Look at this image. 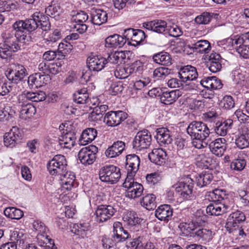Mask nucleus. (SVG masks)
Wrapping results in <instances>:
<instances>
[{"mask_svg": "<svg viewBox=\"0 0 249 249\" xmlns=\"http://www.w3.org/2000/svg\"><path fill=\"white\" fill-rule=\"evenodd\" d=\"M209 196L214 203H211L206 208L207 213L211 215H220L229 212L232 202L229 200V195L226 190L216 189L210 192Z\"/></svg>", "mask_w": 249, "mask_h": 249, "instance_id": "nucleus-1", "label": "nucleus"}, {"mask_svg": "<svg viewBox=\"0 0 249 249\" xmlns=\"http://www.w3.org/2000/svg\"><path fill=\"white\" fill-rule=\"evenodd\" d=\"M38 27V24L31 18L25 20H18L12 26L14 35L20 43L24 44H29L32 41L30 33L37 30Z\"/></svg>", "mask_w": 249, "mask_h": 249, "instance_id": "nucleus-2", "label": "nucleus"}, {"mask_svg": "<svg viewBox=\"0 0 249 249\" xmlns=\"http://www.w3.org/2000/svg\"><path fill=\"white\" fill-rule=\"evenodd\" d=\"M3 38V42L0 43V58L7 61L14 53L20 50V45L18 38L12 32H6Z\"/></svg>", "mask_w": 249, "mask_h": 249, "instance_id": "nucleus-3", "label": "nucleus"}, {"mask_svg": "<svg viewBox=\"0 0 249 249\" xmlns=\"http://www.w3.org/2000/svg\"><path fill=\"white\" fill-rule=\"evenodd\" d=\"M5 75L9 81L18 84L22 82L28 75L25 67L18 63H12L7 68Z\"/></svg>", "mask_w": 249, "mask_h": 249, "instance_id": "nucleus-4", "label": "nucleus"}, {"mask_svg": "<svg viewBox=\"0 0 249 249\" xmlns=\"http://www.w3.org/2000/svg\"><path fill=\"white\" fill-rule=\"evenodd\" d=\"M121 176L120 169L113 165H106L99 171V178L101 180L111 184L117 183Z\"/></svg>", "mask_w": 249, "mask_h": 249, "instance_id": "nucleus-5", "label": "nucleus"}, {"mask_svg": "<svg viewBox=\"0 0 249 249\" xmlns=\"http://www.w3.org/2000/svg\"><path fill=\"white\" fill-rule=\"evenodd\" d=\"M178 77L185 84L186 89H194L196 87L195 84L191 83L197 79L198 73L196 67L191 65H187L181 67L178 72Z\"/></svg>", "mask_w": 249, "mask_h": 249, "instance_id": "nucleus-6", "label": "nucleus"}, {"mask_svg": "<svg viewBox=\"0 0 249 249\" xmlns=\"http://www.w3.org/2000/svg\"><path fill=\"white\" fill-rule=\"evenodd\" d=\"M47 168L50 174L53 176L62 175L68 169L67 161L65 157L62 155H56L47 164Z\"/></svg>", "mask_w": 249, "mask_h": 249, "instance_id": "nucleus-7", "label": "nucleus"}, {"mask_svg": "<svg viewBox=\"0 0 249 249\" xmlns=\"http://www.w3.org/2000/svg\"><path fill=\"white\" fill-rule=\"evenodd\" d=\"M123 187L126 189L125 196L131 199L139 197L143 192V186L135 181L134 177H126Z\"/></svg>", "mask_w": 249, "mask_h": 249, "instance_id": "nucleus-8", "label": "nucleus"}, {"mask_svg": "<svg viewBox=\"0 0 249 249\" xmlns=\"http://www.w3.org/2000/svg\"><path fill=\"white\" fill-rule=\"evenodd\" d=\"M193 180L188 176L184 178L183 181H180L174 185L177 192L179 194L181 198L184 200L191 199L193 197V188L194 186Z\"/></svg>", "mask_w": 249, "mask_h": 249, "instance_id": "nucleus-9", "label": "nucleus"}, {"mask_svg": "<svg viewBox=\"0 0 249 249\" xmlns=\"http://www.w3.org/2000/svg\"><path fill=\"white\" fill-rule=\"evenodd\" d=\"M246 219L245 213L241 211L237 210L229 215L225 227L229 232H231L242 225Z\"/></svg>", "mask_w": 249, "mask_h": 249, "instance_id": "nucleus-10", "label": "nucleus"}, {"mask_svg": "<svg viewBox=\"0 0 249 249\" xmlns=\"http://www.w3.org/2000/svg\"><path fill=\"white\" fill-rule=\"evenodd\" d=\"M151 141V135L147 130L139 131L133 141V148L137 150L147 149Z\"/></svg>", "mask_w": 249, "mask_h": 249, "instance_id": "nucleus-11", "label": "nucleus"}, {"mask_svg": "<svg viewBox=\"0 0 249 249\" xmlns=\"http://www.w3.org/2000/svg\"><path fill=\"white\" fill-rule=\"evenodd\" d=\"M98 148L93 145L82 148L78 153V158L81 162L84 165L92 164L96 159Z\"/></svg>", "mask_w": 249, "mask_h": 249, "instance_id": "nucleus-12", "label": "nucleus"}, {"mask_svg": "<svg viewBox=\"0 0 249 249\" xmlns=\"http://www.w3.org/2000/svg\"><path fill=\"white\" fill-rule=\"evenodd\" d=\"M23 136V131L17 126H13L4 136V143L6 146L11 147L20 142Z\"/></svg>", "mask_w": 249, "mask_h": 249, "instance_id": "nucleus-13", "label": "nucleus"}, {"mask_svg": "<svg viewBox=\"0 0 249 249\" xmlns=\"http://www.w3.org/2000/svg\"><path fill=\"white\" fill-rule=\"evenodd\" d=\"M115 212V209L111 205H99L95 211L96 220L98 223L106 222L113 216Z\"/></svg>", "mask_w": 249, "mask_h": 249, "instance_id": "nucleus-14", "label": "nucleus"}, {"mask_svg": "<svg viewBox=\"0 0 249 249\" xmlns=\"http://www.w3.org/2000/svg\"><path fill=\"white\" fill-rule=\"evenodd\" d=\"M127 115V114L123 111H109L104 117V122L109 126H116L125 120Z\"/></svg>", "mask_w": 249, "mask_h": 249, "instance_id": "nucleus-15", "label": "nucleus"}, {"mask_svg": "<svg viewBox=\"0 0 249 249\" xmlns=\"http://www.w3.org/2000/svg\"><path fill=\"white\" fill-rule=\"evenodd\" d=\"M76 133L74 131L64 130L58 138L60 146L64 148L71 149L75 145Z\"/></svg>", "mask_w": 249, "mask_h": 249, "instance_id": "nucleus-16", "label": "nucleus"}, {"mask_svg": "<svg viewBox=\"0 0 249 249\" xmlns=\"http://www.w3.org/2000/svg\"><path fill=\"white\" fill-rule=\"evenodd\" d=\"M87 66L91 71L98 72L107 65L106 58L101 55L91 54L87 59Z\"/></svg>", "mask_w": 249, "mask_h": 249, "instance_id": "nucleus-17", "label": "nucleus"}, {"mask_svg": "<svg viewBox=\"0 0 249 249\" xmlns=\"http://www.w3.org/2000/svg\"><path fill=\"white\" fill-rule=\"evenodd\" d=\"M51 80L49 75H43L41 72L35 73L28 78V84L31 89L40 88Z\"/></svg>", "mask_w": 249, "mask_h": 249, "instance_id": "nucleus-18", "label": "nucleus"}, {"mask_svg": "<svg viewBox=\"0 0 249 249\" xmlns=\"http://www.w3.org/2000/svg\"><path fill=\"white\" fill-rule=\"evenodd\" d=\"M143 27L150 31L158 34L166 35L167 25L165 21L160 19H155L143 23Z\"/></svg>", "mask_w": 249, "mask_h": 249, "instance_id": "nucleus-19", "label": "nucleus"}, {"mask_svg": "<svg viewBox=\"0 0 249 249\" xmlns=\"http://www.w3.org/2000/svg\"><path fill=\"white\" fill-rule=\"evenodd\" d=\"M140 164V159L136 154H129L126 156L127 177H134L138 171Z\"/></svg>", "mask_w": 249, "mask_h": 249, "instance_id": "nucleus-20", "label": "nucleus"}, {"mask_svg": "<svg viewBox=\"0 0 249 249\" xmlns=\"http://www.w3.org/2000/svg\"><path fill=\"white\" fill-rule=\"evenodd\" d=\"M98 99L96 98H93L91 101L89 98V94L86 88H83L77 90L73 94V101L80 104H87L90 105L91 104L93 105H96L95 101H98Z\"/></svg>", "mask_w": 249, "mask_h": 249, "instance_id": "nucleus-21", "label": "nucleus"}, {"mask_svg": "<svg viewBox=\"0 0 249 249\" xmlns=\"http://www.w3.org/2000/svg\"><path fill=\"white\" fill-rule=\"evenodd\" d=\"M87 14L83 11H80L73 16V19L75 22L74 28L80 34L84 33L88 29V26L84 23L88 19Z\"/></svg>", "mask_w": 249, "mask_h": 249, "instance_id": "nucleus-22", "label": "nucleus"}, {"mask_svg": "<svg viewBox=\"0 0 249 249\" xmlns=\"http://www.w3.org/2000/svg\"><path fill=\"white\" fill-rule=\"evenodd\" d=\"M57 176L59 177L62 187L67 190H71L72 187H75L77 186V182L75 181V174L72 172L68 171V169L65 173H63L62 175H58Z\"/></svg>", "mask_w": 249, "mask_h": 249, "instance_id": "nucleus-23", "label": "nucleus"}, {"mask_svg": "<svg viewBox=\"0 0 249 249\" xmlns=\"http://www.w3.org/2000/svg\"><path fill=\"white\" fill-rule=\"evenodd\" d=\"M249 129L245 126L241 127L236 136L235 143L236 146L242 149L249 145Z\"/></svg>", "mask_w": 249, "mask_h": 249, "instance_id": "nucleus-24", "label": "nucleus"}, {"mask_svg": "<svg viewBox=\"0 0 249 249\" xmlns=\"http://www.w3.org/2000/svg\"><path fill=\"white\" fill-rule=\"evenodd\" d=\"M226 140L223 138L212 141L209 145L211 152L218 157L222 156L226 149Z\"/></svg>", "mask_w": 249, "mask_h": 249, "instance_id": "nucleus-25", "label": "nucleus"}, {"mask_svg": "<svg viewBox=\"0 0 249 249\" xmlns=\"http://www.w3.org/2000/svg\"><path fill=\"white\" fill-rule=\"evenodd\" d=\"M222 62V59L219 53H212L209 56L206 63L207 67L211 72L216 73L221 70Z\"/></svg>", "mask_w": 249, "mask_h": 249, "instance_id": "nucleus-26", "label": "nucleus"}, {"mask_svg": "<svg viewBox=\"0 0 249 249\" xmlns=\"http://www.w3.org/2000/svg\"><path fill=\"white\" fill-rule=\"evenodd\" d=\"M125 143L122 141H117L109 146L105 151V154L108 158H116L120 155L124 150Z\"/></svg>", "mask_w": 249, "mask_h": 249, "instance_id": "nucleus-27", "label": "nucleus"}, {"mask_svg": "<svg viewBox=\"0 0 249 249\" xmlns=\"http://www.w3.org/2000/svg\"><path fill=\"white\" fill-rule=\"evenodd\" d=\"M113 227V235L112 237L116 242H123L130 237V235L126 230H124L121 222H114Z\"/></svg>", "mask_w": 249, "mask_h": 249, "instance_id": "nucleus-28", "label": "nucleus"}, {"mask_svg": "<svg viewBox=\"0 0 249 249\" xmlns=\"http://www.w3.org/2000/svg\"><path fill=\"white\" fill-rule=\"evenodd\" d=\"M167 154L162 148L154 149L148 155L149 160L159 165L164 164L166 160Z\"/></svg>", "mask_w": 249, "mask_h": 249, "instance_id": "nucleus-29", "label": "nucleus"}, {"mask_svg": "<svg viewBox=\"0 0 249 249\" xmlns=\"http://www.w3.org/2000/svg\"><path fill=\"white\" fill-rule=\"evenodd\" d=\"M233 124V120L230 119H227L223 122L219 121L215 124L214 130L217 135L224 137L232 128Z\"/></svg>", "mask_w": 249, "mask_h": 249, "instance_id": "nucleus-30", "label": "nucleus"}, {"mask_svg": "<svg viewBox=\"0 0 249 249\" xmlns=\"http://www.w3.org/2000/svg\"><path fill=\"white\" fill-rule=\"evenodd\" d=\"M156 139L160 145L170 144L172 141L171 132L165 127L159 128L156 130Z\"/></svg>", "mask_w": 249, "mask_h": 249, "instance_id": "nucleus-31", "label": "nucleus"}, {"mask_svg": "<svg viewBox=\"0 0 249 249\" xmlns=\"http://www.w3.org/2000/svg\"><path fill=\"white\" fill-rule=\"evenodd\" d=\"M173 215V209L169 205L164 204L159 206L155 211V216L161 221H168Z\"/></svg>", "mask_w": 249, "mask_h": 249, "instance_id": "nucleus-32", "label": "nucleus"}, {"mask_svg": "<svg viewBox=\"0 0 249 249\" xmlns=\"http://www.w3.org/2000/svg\"><path fill=\"white\" fill-rule=\"evenodd\" d=\"M15 114V107L14 106L10 104H4L0 108V121H9L14 117Z\"/></svg>", "mask_w": 249, "mask_h": 249, "instance_id": "nucleus-33", "label": "nucleus"}, {"mask_svg": "<svg viewBox=\"0 0 249 249\" xmlns=\"http://www.w3.org/2000/svg\"><path fill=\"white\" fill-rule=\"evenodd\" d=\"M105 46L108 48H121L126 43V38L117 34L107 37L105 40Z\"/></svg>", "mask_w": 249, "mask_h": 249, "instance_id": "nucleus-34", "label": "nucleus"}, {"mask_svg": "<svg viewBox=\"0 0 249 249\" xmlns=\"http://www.w3.org/2000/svg\"><path fill=\"white\" fill-rule=\"evenodd\" d=\"M181 95V91L179 90L165 91L162 92L160 95V100L164 104L170 105L174 103Z\"/></svg>", "mask_w": 249, "mask_h": 249, "instance_id": "nucleus-35", "label": "nucleus"}, {"mask_svg": "<svg viewBox=\"0 0 249 249\" xmlns=\"http://www.w3.org/2000/svg\"><path fill=\"white\" fill-rule=\"evenodd\" d=\"M97 134V132L95 128H87L83 131L79 140V144L85 145L91 142L96 137Z\"/></svg>", "mask_w": 249, "mask_h": 249, "instance_id": "nucleus-36", "label": "nucleus"}, {"mask_svg": "<svg viewBox=\"0 0 249 249\" xmlns=\"http://www.w3.org/2000/svg\"><path fill=\"white\" fill-rule=\"evenodd\" d=\"M129 53V52L127 51H116L111 53L108 55L107 58L106 59L107 65L108 66L109 64H119L123 61L124 63V60L126 58L125 53L128 54Z\"/></svg>", "mask_w": 249, "mask_h": 249, "instance_id": "nucleus-37", "label": "nucleus"}, {"mask_svg": "<svg viewBox=\"0 0 249 249\" xmlns=\"http://www.w3.org/2000/svg\"><path fill=\"white\" fill-rule=\"evenodd\" d=\"M107 13L101 9H96L92 11L91 14V21L93 24L100 25L106 23L107 19Z\"/></svg>", "mask_w": 249, "mask_h": 249, "instance_id": "nucleus-38", "label": "nucleus"}, {"mask_svg": "<svg viewBox=\"0 0 249 249\" xmlns=\"http://www.w3.org/2000/svg\"><path fill=\"white\" fill-rule=\"evenodd\" d=\"M193 237L204 243L209 242L213 237L212 231L211 230L199 227L195 231V232L193 233Z\"/></svg>", "mask_w": 249, "mask_h": 249, "instance_id": "nucleus-39", "label": "nucleus"}, {"mask_svg": "<svg viewBox=\"0 0 249 249\" xmlns=\"http://www.w3.org/2000/svg\"><path fill=\"white\" fill-rule=\"evenodd\" d=\"M190 48L193 50L194 53H207L211 50V46L208 40H200L195 43L192 44Z\"/></svg>", "mask_w": 249, "mask_h": 249, "instance_id": "nucleus-40", "label": "nucleus"}, {"mask_svg": "<svg viewBox=\"0 0 249 249\" xmlns=\"http://www.w3.org/2000/svg\"><path fill=\"white\" fill-rule=\"evenodd\" d=\"M218 14L204 12L196 17L195 22L198 25H206L209 24L213 18H218Z\"/></svg>", "mask_w": 249, "mask_h": 249, "instance_id": "nucleus-41", "label": "nucleus"}, {"mask_svg": "<svg viewBox=\"0 0 249 249\" xmlns=\"http://www.w3.org/2000/svg\"><path fill=\"white\" fill-rule=\"evenodd\" d=\"M228 41L231 43L232 46L237 49L243 46H246L249 43V32L241 35L239 36H235L234 38H228Z\"/></svg>", "mask_w": 249, "mask_h": 249, "instance_id": "nucleus-42", "label": "nucleus"}, {"mask_svg": "<svg viewBox=\"0 0 249 249\" xmlns=\"http://www.w3.org/2000/svg\"><path fill=\"white\" fill-rule=\"evenodd\" d=\"M123 219L127 224L130 226L140 227V224L142 220L139 217L138 215L134 211L127 212L124 216Z\"/></svg>", "mask_w": 249, "mask_h": 249, "instance_id": "nucleus-43", "label": "nucleus"}, {"mask_svg": "<svg viewBox=\"0 0 249 249\" xmlns=\"http://www.w3.org/2000/svg\"><path fill=\"white\" fill-rule=\"evenodd\" d=\"M57 0H52L51 4L45 9V13L47 15L53 18H58L62 12V9L57 3Z\"/></svg>", "mask_w": 249, "mask_h": 249, "instance_id": "nucleus-44", "label": "nucleus"}, {"mask_svg": "<svg viewBox=\"0 0 249 249\" xmlns=\"http://www.w3.org/2000/svg\"><path fill=\"white\" fill-rule=\"evenodd\" d=\"M97 106L93 108V110L90 113L89 117L92 121H97L101 120L102 118L103 113L108 109V106L106 105H99L100 103L98 101Z\"/></svg>", "mask_w": 249, "mask_h": 249, "instance_id": "nucleus-45", "label": "nucleus"}, {"mask_svg": "<svg viewBox=\"0 0 249 249\" xmlns=\"http://www.w3.org/2000/svg\"><path fill=\"white\" fill-rule=\"evenodd\" d=\"M37 243L41 248H44L45 249H57L54 241L48 238L47 234L41 235L37 234L36 236Z\"/></svg>", "mask_w": 249, "mask_h": 249, "instance_id": "nucleus-46", "label": "nucleus"}, {"mask_svg": "<svg viewBox=\"0 0 249 249\" xmlns=\"http://www.w3.org/2000/svg\"><path fill=\"white\" fill-rule=\"evenodd\" d=\"M153 59L155 63L161 65L169 66L172 64L171 56L166 52H161L155 54Z\"/></svg>", "mask_w": 249, "mask_h": 249, "instance_id": "nucleus-47", "label": "nucleus"}, {"mask_svg": "<svg viewBox=\"0 0 249 249\" xmlns=\"http://www.w3.org/2000/svg\"><path fill=\"white\" fill-rule=\"evenodd\" d=\"M231 77L234 84L240 85L241 86H246L248 79V74L242 72L240 70L232 71Z\"/></svg>", "mask_w": 249, "mask_h": 249, "instance_id": "nucleus-48", "label": "nucleus"}, {"mask_svg": "<svg viewBox=\"0 0 249 249\" xmlns=\"http://www.w3.org/2000/svg\"><path fill=\"white\" fill-rule=\"evenodd\" d=\"M156 198V197L154 194H147L141 200V204L147 210H153L157 206Z\"/></svg>", "mask_w": 249, "mask_h": 249, "instance_id": "nucleus-49", "label": "nucleus"}, {"mask_svg": "<svg viewBox=\"0 0 249 249\" xmlns=\"http://www.w3.org/2000/svg\"><path fill=\"white\" fill-rule=\"evenodd\" d=\"M213 178V176L212 174L202 172L196 176L195 182L197 186L203 187L209 184Z\"/></svg>", "mask_w": 249, "mask_h": 249, "instance_id": "nucleus-50", "label": "nucleus"}, {"mask_svg": "<svg viewBox=\"0 0 249 249\" xmlns=\"http://www.w3.org/2000/svg\"><path fill=\"white\" fill-rule=\"evenodd\" d=\"M25 238L24 233L20 230L16 229L10 232L9 240L17 245L23 244Z\"/></svg>", "mask_w": 249, "mask_h": 249, "instance_id": "nucleus-51", "label": "nucleus"}, {"mask_svg": "<svg viewBox=\"0 0 249 249\" xmlns=\"http://www.w3.org/2000/svg\"><path fill=\"white\" fill-rule=\"evenodd\" d=\"M202 122L200 121H193L189 124L187 128V132L191 138H197L198 136L199 131L202 126Z\"/></svg>", "mask_w": 249, "mask_h": 249, "instance_id": "nucleus-52", "label": "nucleus"}, {"mask_svg": "<svg viewBox=\"0 0 249 249\" xmlns=\"http://www.w3.org/2000/svg\"><path fill=\"white\" fill-rule=\"evenodd\" d=\"M4 213L6 216L14 219H20L23 216V212L19 209L15 207L6 208Z\"/></svg>", "mask_w": 249, "mask_h": 249, "instance_id": "nucleus-53", "label": "nucleus"}, {"mask_svg": "<svg viewBox=\"0 0 249 249\" xmlns=\"http://www.w3.org/2000/svg\"><path fill=\"white\" fill-rule=\"evenodd\" d=\"M73 49L72 45L68 40H64L59 43L58 48V55L64 57L70 53Z\"/></svg>", "mask_w": 249, "mask_h": 249, "instance_id": "nucleus-54", "label": "nucleus"}, {"mask_svg": "<svg viewBox=\"0 0 249 249\" xmlns=\"http://www.w3.org/2000/svg\"><path fill=\"white\" fill-rule=\"evenodd\" d=\"M36 112V108L33 105H28L23 108H21L20 117L24 120H27L33 116Z\"/></svg>", "mask_w": 249, "mask_h": 249, "instance_id": "nucleus-55", "label": "nucleus"}, {"mask_svg": "<svg viewBox=\"0 0 249 249\" xmlns=\"http://www.w3.org/2000/svg\"><path fill=\"white\" fill-rule=\"evenodd\" d=\"M145 37L146 36L144 31L140 29H136L131 41H129L128 44L134 46L139 45Z\"/></svg>", "mask_w": 249, "mask_h": 249, "instance_id": "nucleus-56", "label": "nucleus"}, {"mask_svg": "<svg viewBox=\"0 0 249 249\" xmlns=\"http://www.w3.org/2000/svg\"><path fill=\"white\" fill-rule=\"evenodd\" d=\"M171 73V69L166 67H160L156 68L153 72V77L157 80L164 79Z\"/></svg>", "mask_w": 249, "mask_h": 249, "instance_id": "nucleus-57", "label": "nucleus"}, {"mask_svg": "<svg viewBox=\"0 0 249 249\" xmlns=\"http://www.w3.org/2000/svg\"><path fill=\"white\" fill-rule=\"evenodd\" d=\"M246 165V160L241 157L238 156L231 163V168L234 170L240 171L243 170Z\"/></svg>", "mask_w": 249, "mask_h": 249, "instance_id": "nucleus-58", "label": "nucleus"}, {"mask_svg": "<svg viewBox=\"0 0 249 249\" xmlns=\"http://www.w3.org/2000/svg\"><path fill=\"white\" fill-rule=\"evenodd\" d=\"M17 3L11 0L0 1V12L1 13L13 11L17 9Z\"/></svg>", "mask_w": 249, "mask_h": 249, "instance_id": "nucleus-59", "label": "nucleus"}, {"mask_svg": "<svg viewBox=\"0 0 249 249\" xmlns=\"http://www.w3.org/2000/svg\"><path fill=\"white\" fill-rule=\"evenodd\" d=\"M74 228L75 229V233L84 238L86 236V232L89 230V225L86 223L77 224L74 226Z\"/></svg>", "mask_w": 249, "mask_h": 249, "instance_id": "nucleus-60", "label": "nucleus"}, {"mask_svg": "<svg viewBox=\"0 0 249 249\" xmlns=\"http://www.w3.org/2000/svg\"><path fill=\"white\" fill-rule=\"evenodd\" d=\"M183 34L181 28L176 24H173L172 26H167L166 34L169 36L177 37L181 36Z\"/></svg>", "mask_w": 249, "mask_h": 249, "instance_id": "nucleus-61", "label": "nucleus"}, {"mask_svg": "<svg viewBox=\"0 0 249 249\" xmlns=\"http://www.w3.org/2000/svg\"><path fill=\"white\" fill-rule=\"evenodd\" d=\"M29 95V92H24L18 96V104L21 108L32 105L30 102V101H31V98Z\"/></svg>", "mask_w": 249, "mask_h": 249, "instance_id": "nucleus-62", "label": "nucleus"}, {"mask_svg": "<svg viewBox=\"0 0 249 249\" xmlns=\"http://www.w3.org/2000/svg\"><path fill=\"white\" fill-rule=\"evenodd\" d=\"M115 242L107 235L102 237L101 242L104 249H116Z\"/></svg>", "mask_w": 249, "mask_h": 249, "instance_id": "nucleus-63", "label": "nucleus"}, {"mask_svg": "<svg viewBox=\"0 0 249 249\" xmlns=\"http://www.w3.org/2000/svg\"><path fill=\"white\" fill-rule=\"evenodd\" d=\"M33 227L35 230L38 232L37 234H45L47 233L48 229L44 223L37 220L33 223Z\"/></svg>", "mask_w": 249, "mask_h": 249, "instance_id": "nucleus-64", "label": "nucleus"}]
</instances>
